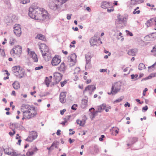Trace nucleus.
<instances>
[{
    "label": "nucleus",
    "mask_w": 156,
    "mask_h": 156,
    "mask_svg": "<svg viewBox=\"0 0 156 156\" xmlns=\"http://www.w3.org/2000/svg\"><path fill=\"white\" fill-rule=\"evenodd\" d=\"M101 7L104 9L113 7L112 3L111 2L104 1L101 3Z\"/></svg>",
    "instance_id": "9"
},
{
    "label": "nucleus",
    "mask_w": 156,
    "mask_h": 156,
    "mask_svg": "<svg viewBox=\"0 0 156 156\" xmlns=\"http://www.w3.org/2000/svg\"><path fill=\"white\" fill-rule=\"evenodd\" d=\"M34 154L33 152L31 150L29 149L26 153V155L27 156H31L33 155Z\"/></svg>",
    "instance_id": "38"
},
{
    "label": "nucleus",
    "mask_w": 156,
    "mask_h": 156,
    "mask_svg": "<svg viewBox=\"0 0 156 156\" xmlns=\"http://www.w3.org/2000/svg\"><path fill=\"white\" fill-rule=\"evenodd\" d=\"M67 83V81L66 80H65L63 81H62L60 82L61 86L62 87H63L64 85L65 84Z\"/></svg>",
    "instance_id": "51"
},
{
    "label": "nucleus",
    "mask_w": 156,
    "mask_h": 156,
    "mask_svg": "<svg viewBox=\"0 0 156 156\" xmlns=\"http://www.w3.org/2000/svg\"><path fill=\"white\" fill-rule=\"evenodd\" d=\"M51 81V80H50V79L48 77H46L44 80L45 83V84L48 87L49 86V84L50 82Z\"/></svg>",
    "instance_id": "33"
},
{
    "label": "nucleus",
    "mask_w": 156,
    "mask_h": 156,
    "mask_svg": "<svg viewBox=\"0 0 156 156\" xmlns=\"http://www.w3.org/2000/svg\"><path fill=\"white\" fill-rule=\"evenodd\" d=\"M61 61L60 59L55 56L52 60L51 64L53 66H56L58 65L60 62Z\"/></svg>",
    "instance_id": "15"
},
{
    "label": "nucleus",
    "mask_w": 156,
    "mask_h": 156,
    "mask_svg": "<svg viewBox=\"0 0 156 156\" xmlns=\"http://www.w3.org/2000/svg\"><path fill=\"white\" fill-rule=\"evenodd\" d=\"M39 48L41 50L43 57L45 58L46 56L47 57V58H45V60L46 61L49 60L51 58V55L50 51L48 50V47L45 44H41L39 46Z\"/></svg>",
    "instance_id": "2"
},
{
    "label": "nucleus",
    "mask_w": 156,
    "mask_h": 156,
    "mask_svg": "<svg viewBox=\"0 0 156 156\" xmlns=\"http://www.w3.org/2000/svg\"><path fill=\"white\" fill-rule=\"evenodd\" d=\"M155 68H156V61L155 62V63L152 65L151 66H148V71L149 72H151Z\"/></svg>",
    "instance_id": "24"
},
{
    "label": "nucleus",
    "mask_w": 156,
    "mask_h": 156,
    "mask_svg": "<svg viewBox=\"0 0 156 156\" xmlns=\"http://www.w3.org/2000/svg\"><path fill=\"white\" fill-rule=\"evenodd\" d=\"M58 142L57 141H55L52 143L51 146V147L54 146L56 148H58V147L57 146L58 145Z\"/></svg>",
    "instance_id": "37"
},
{
    "label": "nucleus",
    "mask_w": 156,
    "mask_h": 156,
    "mask_svg": "<svg viewBox=\"0 0 156 156\" xmlns=\"http://www.w3.org/2000/svg\"><path fill=\"white\" fill-rule=\"evenodd\" d=\"M151 77L150 76H148L146 77L145 78H143L142 79L141 81H143V80H146L148 79H151Z\"/></svg>",
    "instance_id": "57"
},
{
    "label": "nucleus",
    "mask_w": 156,
    "mask_h": 156,
    "mask_svg": "<svg viewBox=\"0 0 156 156\" xmlns=\"http://www.w3.org/2000/svg\"><path fill=\"white\" fill-rule=\"evenodd\" d=\"M148 90V89L147 88H145L144 90H143V95L144 96L146 94V92Z\"/></svg>",
    "instance_id": "61"
},
{
    "label": "nucleus",
    "mask_w": 156,
    "mask_h": 156,
    "mask_svg": "<svg viewBox=\"0 0 156 156\" xmlns=\"http://www.w3.org/2000/svg\"><path fill=\"white\" fill-rule=\"evenodd\" d=\"M12 131L13 132H9V134L11 136H13L14 135L15 133L16 132L15 130L13 129H12Z\"/></svg>",
    "instance_id": "43"
},
{
    "label": "nucleus",
    "mask_w": 156,
    "mask_h": 156,
    "mask_svg": "<svg viewBox=\"0 0 156 156\" xmlns=\"http://www.w3.org/2000/svg\"><path fill=\"white\" fill-rule=\"evenodd\" d=\"M105 137V136L102 135L101 136V137L99 138V140L100 141H102L103 140V138Z\"/></svg>",
    "instance_id": "62"
},
{
    "label": "nucleus",
    "mask_w": 156,
    "mask_h": 156,
    "mask_svg": "<svg viewBox=\"0 0 156 156\" xmlns=\"http://www.w3.org/2000/svg\"><path fill=\"white\" fill-rule=\"evenodd\" d=\"M22 48L19 45L14 47L10 51L11 54H15L17 55H20L22 52Z\"/></svg>",
    "instance_id": "5"
},
{
    "label": "nucleus",
    "mask_w": 156,
    "mask_h": 156,
    "mask_svg": "<svg viewBox=\"0 0 156 156\" xmlns=\"http://www.w3.org/2000/svg\"><path fill=\"white\" fill-rule=\"evenodd\" d=\"M124 97H121L120 98H119L117 99H116L114 102V103L115 104L118 102H121L122 101V99H123Z\"/></svg>",
    "instance_id": "39"
},
{
    "label": "nucleus",
    "mask_w": 156,
    "mask_h": 156,
    "mask_svg": "<svg viewBox=\"0 0 156 156\" xmlns=\"http://www.w3.org/2000/svg\"><path fill=\"white\" fill-rule=\"evenodd\" d=\"M86 62H91V56L90 55H85Z\"/></svg>",
    "instance_id": "36"
},
{
    "label": "nucleus",
    "mask_w": 156,
    "mask_h": 156,
    "mask_svg": "<svg viewBox=\"0 0 156 156\" xmlns=\"http://www.w3.org/2000/svg\"><path fill=\"white\" fill-rule=\"evenodd\" d=\"M114 90L113 89L112 90L111 89V91L110 92H108V94L109 95H110L111 94H116Z\"/></svg>",
    "instance_id": "53"
},
{
    "label": "nucleus",
    "mask_w": 156,
    "mask_h": 156,
    "mask_svg": "<svg viewBox=\"0 0 156 156\" xmlns=\"http://www.w3.org/2000/svg\"><path fill=\"white\" fill-rule=\"evenodd\" d=\"M36 38H37L43 41H44L45 39L44 36L41 34H38L36 37Z\"/></svg>",
    "instance_id": "29"
},
{
    "label": "nucleus",
    "mask_w": 156,
    "mask_h": 156,
    "mask_svg": "<svg viewBox=\"0 0 156 156\" xmlns=\"http://www.w3.org/2000/svg\"><path fill=\"white\" fill-rule=\"evenodd\" d=\"M99 37L94 36L91 39L90 41V43L91 46H94L97 45V42L98 40H99Z\"/></svg>",
    "instance_id": "13"
},
{
    "label": "nucleus",
    "mask_w": 156,
    "mask_h": 156,
    "mask_svg": "<svg viewBox=\"0 0 156 156\" xmlns=\"http://www.w3.org/2000/svg\"><path fill=\"white\" fill-rule=\"evenodd\" d=\"M25 72L24 70L20 67L17 73L16 74V76L17 77L21 79L25 76Z\"/></svg>",
    "instance_id": "11"
},
{
    "label": "nucleus",
    "mask_w": 156,
    "mask_h": 156,
    "mask_svg": "<svg viewBox=\"0 0 156 156\" xmlns=\"http://www.w3.org/2000/svg\"><path fill=\"white\" fill-rule=\"evenodd\" d=\"M30 150H31V151L33 152V153H34V152L37 151L38 150V149L37 147H32L31 148L29 149Z\"/></svg>",
    "instance_id": "40"
},
{
    "label": "nucleus",
    "mask_w": 156,
    "mask_h": 156,
    "mask_svg": "<svg viewBox=\"0 0 156 156\" xmlns=\"http://www.w3.org/2000/svg\"><path fill=\"white\" fill-rule=\"evenodd\" d=\"M121 87V83L120 82H116L112 85L111 89H113L116 93L119 91Z\"/></svg>",
    "instance_id": "7"
},
{
    "label": "nucleus",
    "mask_w": 156,
    "mask_h": 156,
    "mask_svg": "<svg viewBox=\"0 0 156 156\" xmlns=\"http://www.w3.org/2000/svg\"><path fill=\"white\" fill-rule=\"evenodd\" d=\"M106 104L103 103L101 105L98 107L97 110L99 112H101L102 111L104 110L106 107Z\"/></svg>",
    "instance_id": "21"
},
{
    "label": "nucleus",
    "mask_w": 156,
    "mask_h": 156,
    "mask_svg": "<svg viewBox=\"0 0 156 156\" xmlns=\"http://www.w3.org/2000/svg\"><path fill=\"white\" fill-rule=\"evenodd\" d=\"M118 20L119 21V23H125L126 21V18L121 16L120 15L118 17Z\"/></svg>",
    "instance_id": "20"
},
{
    "label": "nucleus",
    "mask_w": 156,
    "mask_h": 156,
    "mask_svg": "<svg viewBox=\"0 0 156 156\" xmlns=\"http://www.w3.org/2000/svg\"><path fill=\"white\" fill-rule=\"evenodd\" d=\"M20 29H21V28L19 25L16 24L15 25L14 27V30H17L18 29V30H19Z\"/></svg>",
    "instance_id": "45"
},
{
    "label": "nucleus",
    "mask_w": 156,
    "mask_h": 156,
    "mask_svg": "<svg viewBox=\"0 0 156 156\" xmlns=\"http://www.w3.org/2000/svg\"><path fill=\"white\" fill-rule=\"evenodd\" d=\"M62 74L56 72L54 73V79L55 82V84H57L61 80Z\"/></svg>",
    "instance_id": "6"
},
{
    "label": "nucleus",
    "mask_w": 156,
    "mask_h": 156,
    "mask_svg": "<svg viewBox=\"0 0 156 156\" xmlns=\"http://www.w3.org/2000/svg\"><path fill=\"white\" fill-rule=\"evenodd\" d=\"M91 67V65L90 62H86V65L85 66V69H90Z\"/></svg>",
    "instance_id": "34"
},
{
    "label": "nucleus",
    "mask_w": 156,
    "mask_h": 156,
    "mask_svg": "<svg viewBox=\"0 0 156 156\" xmlns=\"http://www.w3.org/2000/svg\"><path fill=\"white\" fill-rule=\"evenodd\" d=\"M4 151L5 154L9 155L12 156V155H16V152H14L13 150L10 148L4 149Z\"/></svg>",
    "instance_id": "12"
},
{
    "label": "nucleus",
    "mask_w": 156,
    "mask_h": 156,
    "mask_svg": "<svg viewBox=\"0 0 156 156\" xmlns=\"http://www.w3.org/2000/svg\"><path fill=\"white\" fill-rule=\"evenodd\" d=\"M137 52V50L136 49H129L128 52V54L130 55L134 56L136 55Z\"/></svg>",
    "instance_id": "18"
},
{
    "label": "nucleus",
    "mask_w": 156,
    "mask_h": 156,
    "mask_svg": "<svg viewBox=\"0 0 156 156\" xmlns=\"http://www.w3.org/2000/svg\"><path fill=\"white\" fill-rule=\"evenodd\" d=\"M27 51L28 54H30V56L33 60L34 62H37L38 61V59L37 55L34 51H30L29 48H27Z\"/></svg>",
    "instance_id": "10"
},
{
    "label": "nucleus",
    "mask_w": 156,
    "mask_h": 156,
    "mask_svg": "<svg viewBox=\"0 0 156 156\" xmlns=\"http://www.w3.org/2000/svg\"><path fill=\"white\" fill-rule=\"evenodd\" d=\"M126 31L127 34H128L131 36H133V33L132 32H130L129 31L126 30Z\"/></svg>",
    "instance_id": "55"
},
{
    "label": "nucleus",
    "mask_w": 156,
    "mask_h": 156,
    "mask_svg": "<svg viewBox=\"0 0 156 156\" xmlns=\"http://www.w3.org/2000/svg\"><path fill=\"white\" fill-rule=\"evenodd\" d=\"M34 140H35L34 138L30 134L27 138L25 140L27 141H28L29 142H32Z\"/></svg>",
    "instance_id": "32"
},
{
    "label": "nucleus",
    "mask_w": 156,
    "mask_h": 156,
    "mask_svg": "<svg viewBox=\"0 0 156 156\" xmlns=\"http://www.w3.org/2000/svg\"><path fill=\"white\" fill-rule=\"evenodd\" d=\"M20 1L23 4L29 3L30 2V0H20Z\"/></svg>",
    "instance_id": "41"
},
{
    "label": "nucleus",
    "mask_w": 156,
    "mask_h": 156,
    "mask_svg": "<svg viewBox=\"0 0 156 156\" xmlns=\"http://www.w3.org/2000/svg\"><path fill=\"white\" fill-rule=\"evenodd\" d=\"M98 112V110H97V111H93V112H91L90 115V116L91 120H93L94 118L95 117L96 115V114L98 112Z\"/></svg>",
    "instance_id": "22"
},
{
    "label": "nucleus",
    "mask_w": 156,
    "mask_h": 156,
    "mask_svg": "<svg viewBox=\"0 0 156 156\" xmlns=\"http://www.w3.org/2000/svg\"><path fill=\"white\" fill-rule=\"evenodd\" d=\"M66 93L65 92H62L60 93L59 96V99L62 103H65L66 101Z\"/></svg>",
    "instance_id": "14"
},
{
    "label": "nucleus",
    "mask_w": 156,
    "mask_h": 156,
    "mask_svg": "<svg viewBox=\"0 0 156 156\" xmlns=\"http://www.w3.org/2000/svg\"><path fill=\"white\" fill-rule=\"evenodd\" d=\"M138 69L139 70H142L143 69H146V67L144 64L141 63L138 66Z\"/></svg>",
    "instance_id": "30"
},
{
    "label": "nucleus",
    "mask_w": 156,
    "mask_h": 156,
    "mask_svg": "<svg viewBox=\"0 0 156 156\" xmlns=\"http://www.w3.org/2000/svg\"><path fill=\"white\" fill-rule=\"evenodd\" d=\"M96 89V87L94 85H88L85 87L83 91V93L84 94L86 91L88 90L89 91V94L90 95L92 94V93Z\"/></svg>",
    "instance_id": "8"
},
{
    "label": "nucleus",
    "mask_w": 156,
    "mask_h": 156,
    "mask_svg": "<svg viewBox=\"0 0 156 156\" xmlns=\"http://www.w3.org/2000/svg\"><path fill=\"white\" fill-rule=\"evenodd\" d=\"M151 52H156V44L153 47V49L151 50Z\"/></svg>",
    "instance_id": "58"
},
{
    "label": "nucleus",
    "mask_w": 156,
    "mask_h": 156,
    "mask_svg": "<svg viewBox=\"0 0 156 156\" xmlns=\"http://www.w3.org/2000/svg\"><path fill=\"white\" fill-rule=\"evenodd\" d=\"M87 100L85 99H83L82 100V105H87Z\"/></svg>",
    "instance_id": "48"
},
{
    "label": "nucleus",
    "mask_w": 156,
    "mask_h": 156,
    "mask_svg": "<svg viewBox=\"0 0 156 156\" xmlns=\"http://www.w3.org/2000/svg\"><path fill=\"white\" fill-rule=\"evenodd\" d=\"M66 1L65 0H56L55 2H53L50 4V8L54 10L59 11L62 9V5Z\"/></svg>",
    "instance_id": "3"
},
{
    "label": "nucleus",
    "mask_w": 156,
    "mask_h": 156,
    "mask_svg": "<svg viewBox=\"0 0 156 156\" xmlns=\"http://www.w3.org/2000/svg\"><path fill=\"white\" fill-rule=\"evenodd\" d=\"M66 66L64 63L63 62L61 64L60 67H58V69L60 71L64 72L66 69Z\"/></svg>",
    "instance_id": "25"
},
{
    "label": "nucleus",
    "mask_w": 156,
    "mask_h": 156,
    "mask_svg": "<svg viewBox=\"0 0 156 156\" xmlns=\"http://www.w3.org/2000/svg\"><path fill=\"white\" fill-rule=\"evenodd\" d=\"M30 134L34 139H36L37 136V132L32 131L30 132Z\"/></svg>",
    "instance_id": "31"
},
{
    "label": "nucleus",
    "mask_w": 156,
    "mask_h": 156,
    "mask_svg": "<svg viewBox=\"0 0 156 156\" xmlns=\"http://www.w3.org/2000/svg\"><path fill=\"white\" fill-rule=\"evenodd\" d=\"M25 110L23 112V116L29 119L35 116L37 114V109L35 111Z\"/></svg>",
    "instance_id": "4"
},
{
    "label": "nucleus",
    "mask_w": 156,
    "mask_h": 156,
    "mask_svg": "<svg viewBox=\"0 0 156 156\" xmlns=\"http://www.w3.org/2000/svg\"><path fill=\"white\" fill-rule=\"evenodd\" d=\"M43 67L42 66H39L38 67H36L35 68V70H40L41 69L43 68Z\"/></svg>",
    "instance_id": "59"
},
{
    "label": "nucleus",
    "mask_w": 156,
    "mask_h": 156,
    "mask_svg": "<svg viewBox=\"0 0 156 156\" xmlns=\"http://www.w3.org/2000/svg\"><path fill=\"white\" fill-rule=\"evenodd\" d=\"M76 122L77 124H79L80 126H83V122L82 120H80L78 119L76 121Z\"/></svg>",
    "instance_id": "42"
},
{
    "label": "nucleus",
    "mask_w": 156,
    "mask_h": 156,
    "mask_svg": "<svg viewBox=\"0 0 156 156\" xmlns=\"http://www.w3.org/2000/svg\"><path fill=\"white\" fill-rule=\"evenodd\" d=\"M16 40L13 37H10L9 39V43L11 45H13Z\"/></svg>",
    "instance_id": "35"
},
{
    "label": "nucleus",
    "mask_w": 156,
    "mask_h": 156,
    "mask_svg": "<svg viewBox=\"0 0 156 156\" xmlns=\"http://www.w3.org/2000/svg\"><path fill=\"white\" fill-rule=\"evenodd\" d=\"M12 86L15 89L17 90L20 88V83L17 81H15L12 84Z\"/></svg>",
    "instance_id": "23"
},
{
    "label": "nucleus",
    "mask_w": 156,
    "mask_h": 156,
    "mask_svg": "<svg viewBox=\"0 0 156 156\" xmlns=\"http://www.w3.org/2000/svg\"><path fill=\"white\" fill-rule=\"evenodd\" d=\"M71 14H67V19L68 20H69L71 19Z\"/></svg>",
    "instance_id": "63"
},
{
    "label": "nucleus",
    "mask_w": 156,
    "mask_h": 156,
    "mask_svg": "<svg viewBox=\"0 0 156 156\" xmlns=\"http://www.w3.org/2000/svg\"><path fill=\"white\" fill-rule=\"evenodd\" d=\"M22 107L24 108L26 110H29L33 111H35V109L37 108L34 106H30L28 105L23 104Z\"/></svg>",
    "instance_id": "16"
},
{
    "label": "nucleus",
    "mask_w": 156,
    "mask_h": 156,
    "mask_svg": "<svg viewBox=\"0 0 156 156\" xmlns=\"http://www.w3.org/2000/svg\"><path fill=\"white\" fill-rule=\"evenodd\" d=\"M144 40L145 41H150L151 40V38L149 35H147L144 37Z\"/></svg>",
    "instance_id": "50"
},
{
    "label": "nucleus",
    "mask_w": 156,
    "mask_h": 156,
    "mask_svg": "<svg viewBox=\"0 0 156 156\" xmlns=\"http://www.w3.org/2000/svg\"><path fill=\"white\" fill-rule=\"evenodd\" d=\"M77 106V105L76 104H74L71 107V109L72 110H76V107Z\"/></svg>",
    "instance_id": "56"
},
{
    "label": "nucleus",
    "mask_w": 156,
    "mask_h": 156,
    "mask_svg": "<svg viewBox=\"0 0 156 156\" xmlns=\"http://www.w3.org/2000/svg\"><path fill=\"white\" fill-rule=\"evenodd\" d=\"M80 69L79 67H76L74 70L75 72L74 73V74L75 73H78L80 71Z\"/></svg>",
    "instance_id": "49"
},
{
    "label": "nucleus",
    "mask_w": 156,
    "mask_h": 156,
    "mask_svg": "<svg viewBox=\"0 0 156 156\" xmlns=\"http://www.w3.org/2000/svg\"><path fill=\"white\" fill-rule=\"evenodd\" d=\"M28 15L31 18L36 20H45L49 19V14L46 10L34 5L29 8Z\"/></svg>",
    "instance_id": "1"
},
{
    "label": "nucleus",
    "mask_w": 156,
    "mask_h": 156,
    "mask_svg": "<svg viewBox=\"0 0 156 156\" xmlns=\"http://www.w3.org/2000/svg\"><path fill=\"white\" fill-rule=\"evenodd\" d=\"M143 2H144V1L141 0H134V2L133 3V4H137Z\"/></svg>",
    "instance_id": "44"
},
{
    "label": "nucleus",
    "mask_w": 156,
    "mask_h": 156,
    "mask_svg": "<svg viewBox=\"0 0 156 156\" xmlns=\"http://www.w3.org/2000/svg\"><path fill=\"white\" fill-rule=\"evenodd\" d=\"M156 22V19L155 18H152L147 21L145 24L147 27H148L151 26L152 22Z\"/></svg>",
    "instance_id": "19"
},
{
    "label": "nucleus",
    "mask_w": 156,
    "mask_h": 156,
    "mask_svg": "<svg viewBox=\"0 0 156 156\" xmlns=\"http://www.w3.org/2000/svg\"><path fill=\"white\" fill-rule=\"evenodd\" d=\"M131 79H134L135 78H137L138 76V75L136 74L135 75L132 74L131 75Z\"/></svg>",
    "instance_id": "54"
},
{
    "label": "nucleus",
    "mask_w": 156,
    "mask_h": 156,
    "mask_svg": "<svg viewBox=\"0 0 156 156\" xmlns=\"http://www.w3.org/2000/svg\"><path fill=\"white\" fill-rule=\"evenodd\" d=\"M20 68V66H15L12 67V71L14 74V75L16 76V74H17L18 71H19V69Z\"/></svg>",
    "instance_id": "26"
},
{
    "label": "nucleus",
    "mask_w": 156,
    "mask_h": 156,
    "mask_svg": "<svg viewBox=\"0 0 156 156\" xmlns=\"http://www.w3.org/2000/svg\"><path fill=\"white\" fill-rule=\"evenodd\" d=\"M76 55L75 53H73L71 55V57H70V61L71 62H73V63L70 64V65L71 66H73L74 65L76 62Z\"/></svg>",
    "instance_id": "17"
},
{
    "label": "nucleus",
    "mask_w": 156,
    "mask_h": 156,
    "mask_svg": "<svg viewBox=\"0 0 156 156\" xmlns=\"http://www.w3.org/2000/svg\"><path fill=\"white\" fill-rule=\"evenodd\" d=\"M14 34L18 37H20L21 34V29H20L19 30L18 29L14 30Z\"/></svg>",
    "instance_id": "28"
},
{
    "label": "nucleus",
    "mask_w": 156,
    "mask_h": 156,
    "mask_svg": "<svg viewBox=\"0 0 156 156\" xmlns=\"http://www.w3.org/2000/svg\"><path fill=\"white\" fill-rule=\"evenodd\" d=\"M136 9H134V11L133 12V13L134 14H135L136 13H137V14L140 13V10H137L136 11Z\"/></svg>",
    "instance_id": "60"
},
{
    "label": "nucleus",
    "mask_w": 156,
    "mask_h": 156,
    "mask_svg": "<svg viewBox=\"0 0 156 156\" xmlns=\"http://www.w3.org/2000/svg\"><path fill=\"white\" fill-rule=\"evenodd\" d=\"M137 138L136 137H133L132 138L131 140V144H133L135 142L137 141Z\"/></svg>",
    "instance_id": "46"
},
{
    "label": "nucleus",
    "mask_w": 156,
    "mask_h": 156,
    "mask_svg": "<svg viewBox=\"0 0 156 156\" xmlns=\"http://www.w3.org/2000/svg\"><path fill=\"white\" fill-rule=\"evenodd\" d=\"M18 127V124L17 123H10L9 127L11 129L16 128Z\"/></svg>",
    "instance_id": "27"
},
{
    "label": "nucleus",
    "mask_w": 156,
    "mask_h": 156,
    "mask_svg": "<svg viewBox=\"0 0 156 156\" xmlns=\"http://www.w3.org/2000/svg\"><path fill=\"white\" fill-rule=\"evenodd\" d=\"M71 117V115H67L65 117V118H64V120H66L67 122L69 120L70 121V119Z\"/></svg>",
    "instance_id": "47"
},
{
    "label": "nucleus",
    "mask_w": 156,
    "mask_h": 156,
    "mask_svg": "<svg viewBox=\"0 0 156 156\" xmlns=\"http://www.w3.org/2000/svg\"><path fill=\"white\" fill-rule=\"evenodd\" d=\"M148 107L147 105H146L142 108V112H146L148 109Z\"/></svg>",
    "instance_id": "52"
},
{
    "label": "nucleus",
    "mask_w": 156,
    "mask_h": 156,
    "mask_svg": "<svg viewBox=\"0 0 156 156\" xmlns=\"http://www.w3.org/2000/svg\"><path fill=\"white\" fill-rule=\"evenodd\" d=\"M149 76H151V79L153 77H154L156 76V74L152 73Z\"/></svg>",
    "instance_id": "64"
}]
</instances>
